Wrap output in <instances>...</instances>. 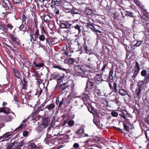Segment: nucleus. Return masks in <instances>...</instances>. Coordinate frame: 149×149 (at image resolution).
Instances as JSON below:
<instances>
[{
	"label": "nucleus",
	"instance_id": "1",
	"mask_svg": "<svg viewBox=\"0 0 149 149\" xmlns=\"http://www.w3.org/2000/svg\"><path fill=\"white\" fill-rule=\"evenodd\" d=\"M24 144V142L21 141L18 143L17 141L11 143L9 145V149H21V148Z\"/></svg>",
	"mask_w": 149,
	"mask_h": 149
},
{
	"label": "nucleus",
	"instance_id": "2",
	"mask_svg": "<svg viewBox=\"0 0 149 149\" xmlns=\"http://www.w3.org/2000/svg\"><path fill=\"white\" fill-rule=\"evenodd\" d=\"M109 86L111 89H112V91H113L115 93H117V92L121 88H122V86L121 84H118V85L116 83H114L113 84V87L111 84L109 83Z\"/></svg>",
	"mask_w": 149,
	"mask_h": 149
},
{
	"label": "nucleus",
	"instance_id": "3",
	"mask_svg": "<svg viewBox=\"0 0 149 149\" xmlns=\"http://www.w3.org/2000/svg\"><path fill=\"white\" fill-rule=\"evenodd\" d=\"M55 107V105L54 103H51L46 106L45 109H47L48 112L50 114H53L54 113V109Z\"/></svg>",
	"mask_w": 149,
	"mask_h": 149
},
{
	"label": "nucleus",
	"instance_id": "4",
	"mask_svg": "<svg viewBox=\"0 0 149 149\" xmlns=\"http://www.w3.org/2000/svg\"><path fill=\"white\" fill-rule=\"evenodd\" d=\"M134 3L138 6L140 9L146 11L147 9H146L145 6L143 5L142 2L139 0H133Z\"/></svg>",
	"mask_w": 149,
	"mask_h": 149
},
{
	"label": "nucleus",
	"instance_id": "5",
	"mask_svg": "<svg viewBox=\"0 0 149 149\" xmlns=\"http://www.w3.org/2000/svg\"><path fill=\"white\" fill-rule=\"evenodd\" d=\"M78 29L79 33H80L81 30L80 29V27L78 25L75 26L74 27L72 26V27L68 31V32L70 33V34L75 33V31L76 29Z\"/></svg>",
	"mask_w": 149,
	"mask_h": 149
},
{
	"label": "nucleus",
	"instance_id": "6",
	"mask_svg": "<svg viewBox=\"0 0 149 149\" xmlns=\"http://www.w3.org/2000/svg\"><path fill=\"white\" fill-rule=\"evenodd\" d=\"M85 105L88 111L91 113H92L93 115L95 114V112L93 109V107L90 103L86 104Z\"/></svg>",
	"mask_w": 149,
	"mask_h": 149
},
{
	"label": "nucleus",
	"instance_id": "7",
	"mask_svg": "<svg viewBox=\"0 0 149 149\" xmlns=\"http://www.w3.org/2000/svg\"><path fill=\"white\" fill-rule=\"evenodd\" d=\"M141 20L139 17L136 16L134 17L132 21V23L134 25H139L141 24Z\"/></svg>",
	"mask_w": 149,
	"mask_h": 149
},
{
	"label": "nucleus",
	"instance_id": "8",
	"mask_svg": "<svg viewBox=\"0 0 149 149\" xmlns=\"http://www.w3.org/2000/svg\"><path fill=\"white\" fill-rule=\"evenodd\" d=\"M49 123V121L47 118L44 120L42 122L41 125H40V127L42 128H45L47 127Z\"/></svg>",
	"mask_w": 149,
	"mask_h": 149
},
{
	"label": "nucleus",
	"instance_id": "9",
	"mask_svg": "<svg viewBox=\"0 0 149 149\" xmlns=\"http://www.w3.org/2000/svg\"><path fill=\"white\" fill-rule=\"evenodd\" d=\"M34 68L36 70L39 69L41 67H43L44 65L43 63H36L34 62L33 64Z\"/></svg>",
	"mask_w": 149,
	"mask_h": 149
},
{
	"label": "nucleus",
	"instance_id": "10",
	"mask_svg": "<svg viewBox=\"0 0 149 149\" xmlns=\"http://www.w3.org/2000/svg\"><path fill=\"white\" fill-rule=\"evenodd\" d=\"M61 28L63 29L70 28V27L72 26V24L68 23V22L65 23H61L60 25Z\"/></svg>",
	"mask_w": 149,
	"mask_h": 149
},
{
	"label": "nucleus",
	"instance_id": "11",
	"mask_svg": "<svg viewBox=\"0 0 149 149\" xmlns=\"http://www.w3.org/2000/svg\"><path fill=\"white\" fill-rule=\"evenodd\" d=\"M68 87L67 83H64L63 84L59 85L57 84L56 86V88L59 89L64 90Z\"/></svg>",
	"mask_w": 149,
	"mask_h": 149
},
{
	"label": "nucleus",
	"instance_id": "12",
	"mask_svg": "<svg viewBox=\"0 0 149 149\" xmlns=\"http://www.w3.org/2000/svg\"><path fill=\"white\" fill-rule=\"evenodd\" d=\"M74 68L75 71L77 73H81L84 72L83 69L80 65H76Z\"/></svg>",
	"mask_w": 149,
	"mask_h": 149
},
{
	"label": "nucleus",
	"instance_id": "13",
	"mask_svg": "<svg viewBox=\"0 0 149 149\" xmlns=\"http://www.w3.org/2000/svg\"><path fill=\"white\" fill-rule=\"evenodd\" d=\"M95 79L96 83L98 84L103 81L101 75L99 74L96 75L95 77Z\"/></svg>",
	"mask_w": 149,
	"mask_h": 149
},
{
	"label": "nucleus",
	"instance_id": "14",
	"mask_svg": "<svg viewBox=\"0 0 149 149\" xmlns=\"http://www.w3.org/2000/svg\"><path fill=\"white\" fill-rule=\"evenodd\" d=\"M84 132V129L83 128V127L82 126H81L79 128V130L77 131L76 134L79 137H80L83 135Z\"/></svg>",
	"mask_w": 149,
	"mask_h": 149
},
{
	"label": "nucleus",
	"instance_id": "15",
	"mask_svg": "<svg viewBox=\"0 0 149 149\" xmlns=\"http://www.w3.org/2000/svg\"><path fill=\"white\" fill-rule=\"evenodd\" d=\"M10 111V109L6 107H0V113L3 112L5 113H8Z\"/></svg>",
	"mask_w": 149,
	"mask_h": 149
},
{
	"label": "nucleus",
	"instance_id": "16",
	"mask_svg": "<svg viewBox=\"0 0 149 149\" xmlns=\"http://www.w3.org/2000/svg\"><path fill=\"white\" fill-rule=\"evenodd\" d=\"M92 81V80H90L87 81L86 89L88 88L90 89L92 88L93 85V83Z\"/></svg>",
	"mask_w": 149,
	"mask_h": 149
},
{
	"label": "nucleus",
	"instance_id": "17",
	"mask_svg": "<svg viewBox=\"0 0 149 149\" xmlns=\"http://www.w3.org/2000/svg\"><path fill=\"white\" fill-rule=\"evenodd\" d=\"M118 92L119 94L122 96H125L127 94V92L122 88L119 89Z\"/></svg>",
	"mask_w": 149,
	"mask_h": 149
},
{
	"label": "nucleus",
	"instance_id": "18",
	"mask_svg": "<svg viewBox=\"0 0 149 149\" xmlns=\"http://www.w3.org/2000/svg\"><path fill=\"white\" fill-rule=\"evenodd\" d=\"M13 119V118L10 116L7 115L4 117V119L7 122L11 121Z\"/></svg>",
	"mask_w": 149,
	"mask_h": 149
},
{
	"label": "nucleus",
	"instance_id": "19",
	"mask_svg": "<svg viewBox=\"0 0 149 149\" xmlns=\"http://www.w3.org/2000/svg\"><path fill=\"white\" fill-rule=\"evenodd\" d=\"M138 85L140 89H142V88L145 87L146 86L144 82L142 81H139L138 83Z\"/></svg>",
	"mask_w": 149,
	"mask_h": 149
},
{
	"label": "nucleus",
	"instance_id": "20",
	"mask_svg": "<svg viewBox=\"0 0 149 149\" xmlns=\"http://www.w3.org/2000/svg\"><path fill=\"white\" fill-rule=\"evenodd\" d=\"M92 12V10L90 8H86L84 10V14L87 15H91Z\"/></svg>",
	"mask_w": 149,
	"mask_h": 149
},
{
	"label": "nucleus",
	"instance_id": "21",
	"mask_svg": "<svg viewBox=\"0 0 149 149\" xmlns=\"http://www.w3.org/2000/svg\"><path fill=\"white\" fill-rule=\"evenodd\" d=\"M113 68H111L109 73V80H112L113 79Z\"/></svg>",
	"mask_w": 149,
	"mask_h": 149
},
{
	"label": "nucleus",
	"instance_id": "22",
	"mask_svg": "<svg viewBox=\"0 0 149 149\" xmlns=\"http://www.w3.org/2000/svg\"><path fill=\"white\" fill-rule=\"evenodd\" d=\"M14 72L16 77L18 78H19L21 76V74L17 70L14 69Z\"/></svg>",
	"mask_w": 149,
	"mask_h": 149
},
{
	"label": "nucleus",
	"instance_id": "23",
	"mask_svg": "<svg viewBox=\"0 0 149 149\" xmlns=\"http://www.w3.org/2000/svg\"><path fill=\"white\" fill-rule=\"evenodd\" d=\"M30 36L31 37V40L32 41V40L33 41H36L37 40V36L34 34H31Z\"/></svg>",
	"mask_w": 149,
	"mask_h": 149
},
{
	"label": "nucleus",
	"instance_id": "24",
	"mask_svg": "<svg viewBox=\"0 0 149 149\" xmlns=\"http://www.w3.org/2000/svg\"><path fill=\"white\" fill-rule=\"evenodd\" d=\"M85 101H86V104L90 103L89 96L87 95L84 94V104H86Z\"/></svg>",
	"mask_w": 149,
	"mask_h": 149
},
{
	"label": "nucleus",
	"instance_id": "25",
	"mask_svg": "<svg viewBox=\"0 0 149 149\" xmlns=\"http://www.w3.org/2000/svg\"><path fill=\"white\" fill-rule=\"evenodd\" d=\"M11 39L13 42H15L18 43L19 42V40L18 38L13 36L11 37Z\"/></svg>",
	"mask_w": 149,
	"mask_h": 149
},
{
	"label": "nucleus",
	"instance_id": "26",
	"mask_svg": "<svg viewBox=\"0 0 149 149\" xmlns=\"http://www.w3.org/2000/svg\"><path fill=\"white\" fill-rule=\"evenodd\" d=\"M132 126V125L131 124H128V125H127V124L124 123L123 126L124 128V129L126 131L128 132L129 130V128L128 127V126Z\"/></svg>",
	"mask_w": 149,
	"mask_h": 149
},
{
	"label": "nucleus",
	"instance_id": "27",
	"mask_svg": "<svg viewBox=\"0 0 149 149\" xmlns=\"http://www.w3.org/2000/svg\"><path fill=\"white\" fill-rule=\"evenodd\" d=\"M140 69V68L139 66V63L137 62H136L134 71L139 72Z\"/></svg>",
	"mask_w": 149,
	"mask_h": 149
},
{
	"label": "nucleus",
	"instance_id": "28",
	"mask_svg": "<svg viewBox=\"0 0 149 149\" xmlns=\"http://www.w3.org/2000/svg\"><path fill=\"white\" fill-rule=\"evenodd\" d=\"M84 50H85L86 53L89 54H92L93 52L92 50L91 49H88L87 47H84Z\"/></svg>",
	"mask_w": 149,
	"mask_h": 149
},
{
	"label": "nucleus",
	"instance_id": "29",
	"mask_svg": "<svg viewBox=\"0 0 149 149\" xmlns=\"http://www.w3.org/2000/svg\"><path fill=\"white\" fill-rule=\"evenodd\" d=\"M44 20L45 22H49L50 21V18L48 15H45L44 17Z\"/></svg>",
	"mask_w": 149,
	"mask_h": 149
},
{
	"label": "nucleus",
	"instance_id": "30",
	"mask_svg": "<svg viewBox=\"0 0 149 149\" xmlns=\"http://www.w3.org/2000/svg\"><path fill=\"white\" fill-rule=\"evenodd\" d=\"M9 133H8L5 134V135L2 136L1 138H2L3 139L1 141H5L7 139H5V138H7L10 136V134H9Z\"/></svg>",
	"mask_w": 149,
	"mask_h": 149
},
{
	"label": "nucleus",
	"instance_id": "31",
	"mask_svg": "<svg viewBox=\"0 0 149 149\" xmlns=\"http://www.w3.org/2000/svg\"><path fill=\"white\" fill-rule=\"evenodd\" d=\"M26 126L25 124H22L21 125L19 126L14 131H16L19 130V131L20 130L23 128L24 127Z\"/></svg>",
	"mask_w": 149,
	"mask_h": 149
},
{
	"label": "nucleus",
	"instance_id": "32",
	"mask_svg": "<svg viewBox=\"0 0 149 149\" xmlns=\"http://www.w3.org/2000/svg\"><path fill=\"white\" fill-rule=\"evenodd\" d=\"M125 14L126 15H127L130 17H133L132 13L127 11H125Z\"/></svg>",
	"mask_w": 149,
	"mask_h": 149
},
{
	"label": "nucleus",
	"instance_id": "33",
	"mask_svg": "<svg viewBox=\"0 0 149 149\" xmlns=\"http://www.w3.org/2000/svg\"><path fill=\"white\" fill-rule=\"evenodd\" d=\"M42 92V90L40 88H39V89H37L36 93L35 95H38V96H39L41 94Z\"/></svg>",
	"mask_w": 149,
	"mask_h": 149
},
{
	"label": "nucleus",
	"instance_id": "34",
	"mask_svg": "<svg viewBox=\"0 0 149 149\" xmlns=\"http://www.w3.org/2000/svg\"><path fill=\"white\" fill-rule=\"evenodd\" d=\"M45 36L44 34H42L39 37V40L42 41H44L45 40Z\"/></svg>",
	"mask_w": 149,
	"mask_h": 149
},
{
	"label": "nucleus",
	"instance_id": "35",
	"mask_svg": "<svg viewBox=\"0 0 149 149\" xmlns=\"http://www.w3.org/2000/svg\"><path fill=\"white\" fill-rule=\"evenodd\" d=\"M141 89H140V88H139L136 90V95L137 96L139 97L140 96V94L141 91Z\"/></svg>",
	"mask_w": 149,
	"mask_h": 149
},
{
	"label": "nucleus",
	"instance_id": "36",
	"mask_svg": "<svg viewBox=\"0 0 149 149\" xmlns=\"http://www.w3.org/2000/svg\"><path fill=\"white\" fill-rule=\"evenodd\" d=\"M26 18L27 17L25 16L24 14H22L21 19L23 22V23L24 22V24H26Z\"/></svg>",
	"mask_w": 149,
	"mask_h": 149
},
{
	"label": "nucleus",
	"instance_id": "37",
	"mask_svg": "<svg viewBox=\"0 0 149 149\" xmlns=\"http://www.w3.org/2000/svg\"><path fill=\"white\" fill-rule=\"evenodd\" d=\"M53 67L54 68H58L60 70H62L63 71H65L66 69L64 68H62L61 66L58 65H54Z\"/></svg>",
	"mask_w": 149,
	"mask_h": 149
},
{
	"label": "nucleus",
	"instance_id": "38",
	"mask_svg": "<svg viewBox=\"0 0 149 149\" xmlns=\"http://www.w3.org/2000/svg\"><path fill=\"white\" fill-rule=\"evenodd\" d=\"M87 27L91 29L92 30H93L94 28V26L90 23H87V25H86Z\"/></svg>",
	"mask_w": 149,
	"mask_h": 149
},
{
	"label": "nucleus",
	"instance_id": "39",
	"mask_svg": "<svg viewBox=\"0 0 149 149\" xmlns=\"http://www.w3.org/2000/svg\"><path fill=\"white\" fill-rule=\"evenodd\" d=\"M56 4V2L55 1L52 0L50 3V7L52 8H53L54 6Z\"/></svg>",
	"mask_w": 149,
	"mask_h": 149
},
{
	"label": "nucleus",
	"instance_id": "40",
	"mask_svg": "<svg viewBox=\"0 0 149 149\" xmlns=\"http://www.w3.org/2000/svg\"><path fill=\"white\" fill-rule=\"evenodd\" d=\"M45 109V108H42L40 107H39L37 109L36 111V113H38L40 111H43Z\"/></svg>",
	"mask_w": 149,
	"mask_h": 149
},
{
	"label": "nucleus",
	"instance_id": "41",
	"mask_svg": "<svg viewBox=\"0 0 149 149\" xmlns=\"http://www.w3.org/2000/svg\"><path fill=\"white\" fill-rule=\"evenodd\" d=\"M112 116L114 117H117L118 116V113L115 111H112L111 113Z\"/></svg>",
	"mask_w": 149,
	"mask_h": 149
},
{
	"label": "nucleus",
	"instance_id": "42",
	"mask_svg": "<svg viewBox=\"0 0 149 149\" xmlns=\"http://www.w3.org/2000/svg\"><path fill=\"white\" fill-rule=\"evenodd\" d=\"M145 134L146 136V138L147 139H149V130H146L145 133Z\"/></svg>",
	"mask_w": 149,
	"mask_h": 149
},
{
	"label": "nucleus",
	"instance_id": "43",
	"mask_svg": "<svg viewBox=\"0 0 149 149\" xmlns=\"http://www.w3.org/2000/svg\"><path fill=\"white\" fill-rule=\"evenodd\" d=\"M68 124L69 126L72 127L74 125V122L73 120H70L69 121Z\"/></svg>",
	"mask_w": 149,
	"mask_h": 149
},
{
	"label": "nucleus",
	"instance_id": "44",
	"mask_svg": "<svg viewBox=\"0 0 149 149\" xmlns=\"http://www.w3.org/2000/svg\"><path fill=\"white\" fill-rule=\"evenodd\" d=\"M142 41H138L136 42V44H135L134 45V47H139V46L142 43Z\"/></svg>",
	"mask_w": 149,
	"mask_h": 149
},
{
	"label": "nucleus",
	"instance_id": "45",
	"mask_svg": "<svg viewBox=\"0 0 149 149\" xmlns=\"http://www.w3.org/2000/svg\"><path fill=\"white\" fill-rule=\"evenodd\" d=\"M149 81V76H146L144 79V82L146 83H148Z\"/></svg>",
	"mask_w": 149,
	"mask_h": 149
},
{
	"label": "nucleus",
	"instance_id": "46",
	"mask_svg": "<svg viewBox=\"0 0 149 149\" xmlns=\"http://www.w3.org/2000/svg\"><path fill=\"white\" fill-rule=\"evenodd\" d=\"M75 61L73 58H70L68 60V62L69 63L72 64L74 63Z\"/></svg>",
	"mask_w": 149,
	"mask_h": 149
},
{
	"label": "nucleus",
	"instance_id": "47",
	"mask_svg": "<svg viewBox=\"0 0 149 149\" xmlns=\"http://www.w3.org/2000/svg\"><path fill=\"white\" fill-rule=\"evenodd\" d=\"M50 140V138L47 137L45 138L44 141L45 142L46 144H48Z\"/></svg>",
	"mask_w": 149,
	"mask_h": 149
},
{
	"label": "nucleus",
	"instance_id": "48",
	"mask_svg": "<svg viewBox=\"0 0 149 149\" xmlns=\"http://www.w3.org/2000/svg\"><path fill=\"white\" fill-rule=\"evenodd\" d=\"M146 71L145 70H143L141 71V74L143 76H146Z\"/></svg>",
	"mask_w": 149,
	"mask_h": 149
},
{
	"label": "nucleus",
	"instance_id": "49",
	"mask_svg": "<svg viewBox=\"0 0 149 149\" xmlns=\"http://www.w3.org/2000/svg\"><path fill=\"white\" fill-rule=\"evenodd\" d=\"M141 18L143 19H146L147 18L146 15L144 14H141L140 15Z\"/></svg>",
	"mask_w": 149,
	"mask_h": 149
},
{
	"label": "nucleus",
	"instance_id": "50",
	"mask_svg": "<svg viewBox=\"0 0 149 149\" xmlns=\"http://www.w3.org/2000/svg\"><path fill=\"white\" fill-rule=\"evenodd\" d=\"M29 148H31L32 149L35 148L36 147V146L34 143L31 144L29 146Z\"/></svg>",
	"mask_w": 149,
	"mask_h": 149
},
{
	"label": "nucleus",
	"instance_id": "51",
	"mask_svg": "<svg viewBox=\"0 0 149 149\" xmlns=\"http://www.w3.org/2000/svg\"><path fill=\"white\" fill-rule=\"evenodd\" d=\"M24 27V25L23 24H22L20 25V26L19 27V29L20 31H22V29H23Z\"/></svg>",
	"mask_w": 149,
	"mask_h": 149
},
{
	"label": "nucleus",
	"instance_id": "52",
	"mask_svg": "<svg viewBox=\"0 0 149 149\" xmlns=\"http://www.w3.org/2000/svg\"><path fill=\"white\" fill-rule=\"evenodd\" d=\"M65 100V99L63 98H62V100L60 102V103H59V105H58V107H60L61 106V105H62L63 104V102L64 101V100Z\"/></svg>",
	"mask_w": 149,
	"mask_h": 149
},
{
	"label": "nucleus",
	"instance_id": "53",
	"mask_svg": "<svg viewBox=\"0 0 149 149\" xmlns=\"http://www.w3.org/2000/svg\"><path fill=\"white\" fill-rule=\"evenodd\" d=\"M13 3L14 4H18L19 3L20 0H12Z\"/></svg>",
	"mask_w": 149,
	"mask_h": 149
},
{
	"label": "nucleus",
	"instance_id": "54",
	"mask_svg": "<svg viewBox=\"0 0 149 149\" xmlns=\"http://www.w3.org/2000/svg\"><path fill=\"white\" fill-rule=\"evenodd\" d=\"M7 27L10 29H12L13 28V26L11 24H8L6 25Z\"/></svg>",
	"mask_w": 149,
	"mask_h": 149
},
{
	"label": "nucleus",
	"instance_id": "55",
	"mask_svg": "<svg viewBox=\"0 0 149 149\" xmlns=\"http://www.w3.org/2000/svg\"><path fill=\"white\" fill-rule=\"evenodd\" d=\"M79 146V144L77 143H75L73 146V147L76 148H78Z\"/></svg>",
	"mask_w": 149,
	"mask_h": 149
},
{
	"label": "nucleus",
	"instance_id": "56",
	"mask_svg": "<svg viewBox=\"0 0 149 149\" xmlns=\"http://www.w3.org/2000/svg\"><path fill=\"white\" fill-rule=\"evenodd\" d=\"M46 104V101H45L42 104H41L39 107L42 108H44V107L45 106Z\"/></svg>",
	"mask_w": 149,
	"mask_h": 149
},
{
	"label": "nucleus",
	"instance_id": "57",
	"mask_svg": "<svg viewBox=\"0 0 149 149\" xmlns=\"http://www.w3.org/2000/svg\"><path fill=\"white\" fill-rule=\"evenodd\" d=\"M118 97H117L116 96L115 97V102L116 104H118L119 102V101L118 100Z\"/></svg>",
	"mask_w": 149,
	"mask_h": 149
},
{
	"label": "nucleus",
	"instance_id": "58",
	"mask_svg": "<svg viewBox=\"0 0 149 149\" xmlns=\"http://www.w3.org/2000/svg\"><path fill=\"white\" fill-rule=\"evenodd\" d=\"M28 134V132L27 131H24L23 133V135L24 136H26Z\"/></svg>",
	"mask_w": 149,
	"mask_h": 149
},
{
	"label": "nucleus",
	"instance_id": "59",
	"mask_svg": "<svg viewBox=\"0 0 149 149\" xmlns=\"http://www.w3.org/2000/svg\"><path fill=\"white\" fill-rule=\"evenodd\" d=\"M107 65L106 64H104L102 68L101 69V71H103L107 67Z\"/></svg>",
	"mask_w": 149,
	"mask_h": 149
},
{
	"label": "nucleus",
	"instance_id": "60",
	"mask_svg": "<svg viewBox=\"0 0 149 149\" xmlns=\"http://www.w3.org/2000/svg\"><path fill=\"white\" fill-rule=\"evenodd\" d=\"M63 77H61L60 78H59L58 81V83H60L61 82V80L63 79Z\"/></svg>",
	"mask_w": 149,
	"mask_h": 149
},
{
	"label": "nucleus",
	"instance_id": "61",
	"mask_svg": "<svg viewBox=\"0 0 149 149\" xmlns=\"http://www.w3.org/2000/svg\"><path fill=\"white\" fill-rule=\"evenodd\" d=\"M59 98L58 97L56 99V104L58 105L59 104L60 101L59 100Z\"/></svg>",
	"mask_w": 149,
	"mask_h": 149
},
{
	"label": "nucleus",
	"instance_id": "62",
	"mask_svg": "<svg viewBox=\"0 0 149 149\" xmlns=\"http://www.w3.org/2000/svg\"><path fill=\"white\" fill-rule=\"evenodd\" d=\"M139 72H137L136 71H135L134 72V73L133 75V77H135L136 75H137V74L139 73Z\"/></svg>",
	"mask_w": 149,
	"mask_h": 149
},
{
	"label": "nucleus",
	"instance_id": "63",
	"mask_svg": "<svg viewBox=\"0 0 149 149\" xmlns=\"http://www.w3.org/2000/svg\"><path fill=\"white\" fill-rule=\"evenodd\" d=\"M70 98L69 96L66 99V102L68 104L70 102Z\"/></svg>",
	"mask_w": 149,
	"mask_h": 149
},
{
	"label": "nucleus",
	"instance_id": "64",
	"mask_svg": "<svg viewBox=\"0 0 149 149\" xmlns=\"http://www.w3.org/2000/svg\"><path fill=\"white\" fill-rule=\"evenodd\" d=\"M39 31L38 29H37L36 31L35 32V34H36V35L37 36V37H38L39 35Z\"/></svg>",
	"mask_w": 149,
	"mask_h": 149
}]
</instances>
